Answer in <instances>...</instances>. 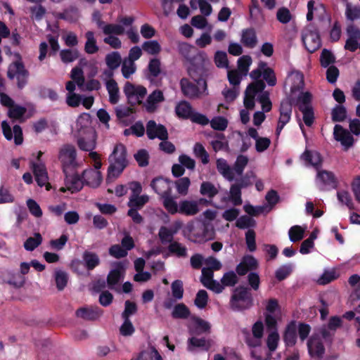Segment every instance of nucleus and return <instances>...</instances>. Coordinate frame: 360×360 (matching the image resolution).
<instances>
[{
  "label": "nucleus",
  "instance_id": "f257e3e1",
  "mask_svg": "<svg viewBox=\"0 0 360 360\" xmlns=\"http://www.w3.org/2000/svg\"><path fill=\"white\" fill-rule=\"evenodd\" d=\"M108 162L110 165L108 168L107 181L110 179L118 178L128 167L129 160L126 146L121 143H117L108 157Z\"/></svg>",
  "mask_w": 360,
  "mask_h": 360
},
{
  "label": "nucleus",
  "instance_id": "f03ea898",
  "mask_svg": "<svg viewBox=\"0 0 360 360\" xmlns=\"http://www.w3.org/2000/svg\"><path fill=\"white\" fill-rule=\"evenodd\" d=\"M190 65L187 68V72L191 79L207 82L211 74L210 63L205 52H198L192 56Z\"/></svg>",
  "mask_w": 360,
  "mask_h": 360
},
{
  "label": "nucleus",
  "instance_id": "7ed1b4c3",
  "mask_svg": "<svg viewBox=\"0 0 360 360\" xmlns=\"http://www.w3.org/2000/svg\"><path fill=\"white\" fill-rule=\"evenodd\" d=\"M179 86L184 96L190 100L209 95L207 82L183 77L179 81Z\"/></svg>",
  "mask_w": 360,
  "mask_h": 360
},
{
  "label": "nucleus",
  "instance_id": "20e7f679",
  "mask_svg": "<svg viewBox=\"0 0 360 360\" xmlns=\"http://www.w3.org/2000/svg\"><path fill=\"white\" fill-rule=\"evenodd\" d=\"M230 307L235 311L250 309L254 305V299L250 288L244 285L236 287L231 296Z\"/></svg>",
  "mask_w": 360,
  "mask_h": 360
},
{
  "label": "nucleus",
  "instance_id": "39448f33",
  "mask_svg": "<svg viewBox=\"0 0 360 360\" xmlns=\"http://www.w3.org/2000/svg\"><path fill=\"white\" fill-rule=\"evenodd\" d=\"M77 151L75 146L65 144L60 150L58 160L60 162L64 173L75 171L78 164L76 160Z\"/></svg>",
  "mask_w": 360,
  "mask_h": 360
},
{
  "label": "nucleus",
  "instance_id": "423d86ee",
  "mask_svg": "<svg viewBox=\"0 0 360 360\" xmlns=\"http://www.w3.org/2000/svg\"><path fill=\"white\" fill-rule=\"evenodd\" d=\"M29 71L25 68L23 63L12 62L7 71V77L9 79L16 78L17 86L19 89H22L28 82Z\"/></svg>",
  "mask_w": 360,
  "mask_h": 360
},
{
  "label": "nucleus",
  "instance_id": "0eeeda50",
  "mask_svg": "<svg viewBox=\"0 0 360 360\" xmlns=\"http://www.w3.org/2000/svg\"><path fill=\"white\" fill-rule=\"evenodd\" d=\"M302 40L305 49L311 53H314L321 46V37L316 29H307L302 34Z\"/></svg>",
  "mask_w": 360,
  "mask_h": 360
},
{
  "label": "nucleus",
  "instance_id": "6e6552de",
  "mask_svg": "<svg viewBox=\"0 0 360 360\" xmlns=\"http://www.w3.org/2000/svg\"><path fill=\"white\" fill-rule=\"evenodd\" d=\"M30 163L38 186L40 187L45 186L46 190H50L51 184L48 183V173L44 163H36L32 160Z\"/></svg>",
  "mask_w": 360,
  "mask_h": 360
},
{
  "label": "nucleus",
  "instance_id": "1a4fd4ad",
  "mask_svg": "<svg viewBox=\"0 0 360 360\" xmlns=\"http://www.w3.org/2000/svg\"><path fill=\"white\" fill-rule=\"evenodd\" d=\"M2 132L4 137L11 141L14 139L15 144L18 146L21 145L23 142L22 130L20 125L15 124L13 126V129L7 121L4 120L1 122Z\"/></svg>",
  "mask_w": 360,
  "mask_h": 360
},
{
  "label": "nucleus",
  "instance_id": "9d476101",
  "mask_svg": "<svg viewBox=\"0 0 360 360\" xmlns=\"http://www.w3.org/2000/svg\"><path fill=\"white\" fill-rule=\"evenodd\" d=\"M146 134L149 139H159L161 141L168 139V131L162 124H157L154 120H149L146 124Z\"/></svg>",
  "mask_w": 360,
  "mask_h": 360
},
{
  "label": "nucleus",
  "instance_id": "9b49d317",
  "mask_svg": "<svg viewBox=\"0 0 360 360\" xmlns=\"http://www.w3.org/2000/svg\"><path fill=\"white\" fill-rule=\"evenodd\" d=\"M172 181L167 179L158 176L151 181L150 187L161 198L168 194H172Z\"/></svg>",
  "mask_w": 360,
  "mask_h": 360
},
{
  "label": "nucleus",
  "instance_id": "f8f14e48",
  "mask_svg": "<svg viewBox=\"0 0 360 360\" xmlns=\"http://www.w3.org/2000/svg\"><path fill=\"white\" fill-rule=\"evenodd\" d=\"M333 136L334 139L337 141L340 142V143L345 147V150H347L354 144V140L351 133L340 124L335 125Z\"/></svg>",
  "mask_w": 360,
  "mask_h": 360
},
{
  "label": "nucleus",
  "instance_id": "ddd939ff",
  "mask_svg": "<svg viewBox=\"0 0 360 360\" xmlns=\"http://www.w3.org/2000/svg\"><path fill=\"white\" fill-rule=\"evenodd\" d=\"M307 349L311 357L322 358L325 347L319 335H311L307 341Z\"/></svg>",
  "mask_w": 360,
  "mask_h": 360
},
{
  "label": "nucleus",
  "instance_id": "4468645a",
  "mask_svg": "<svg viewBox=\"0 0 360 360\" xmlns=\"http://www.w3.org/2000/svg\"><path fill=\"white\" fill-rule=\"evenodd\" d=\"M0 278L4 283H8L15 288L22 287L25 283V278L19 273L10 270H4L0 273Z\"/></svg>",
  "mask_w": 360,
  "mask_h": 360
},
{
  "label": "nucleus",
  "instance_id": "2eb2a0df",
  "mask_svg": "<svg viewBox=\"0 0 360 360\" xmlns=\"http://www.w3.org/2000/svg\"><path fill=\"white\" fill-rule=\"evenodd\" d=\"M65 175V186L72 193L79 191L84 186V182L82 176L74 172L64 173Z\"/></svg>",
  "mask_w": 360,
  "mask_h": 360
},
{
  "label": "nucleus",
  "instance_id": "dca6fc26",
  "mask_svg": "<svg viewBox=\"0 0 360 360\" xmlns=\"http://www.w3.org/2000/svg\"><path fill=\"white\" fill-rule=\"evenodd\" d=\"M258 267L257 259L252 255L243 257L241 262L236 266V271L239 276H245L249 271L255 270Z\"/></svg>",
  "mask_w": 360,
  "mask_h": 360
},
{
  "label": "nucleus",
  "instance_id": "f3484780",
  "mask_svg": "<svg viewBox=\"0 0 360 360\" xmlns=\"http://www.w3.org/2000/svg\"><path fill=\"white\" fill-rule=\"evenodd\" d=\"M103 311L97 306L81 307L76 311V316L86 321H95L102 314Z\"/></svg>",
  "mask_w": 360,
  "mask_h": 360
},
{
  "label": "nucleus",
  "instance_id": "a211bd4d",
  "mask_svg": "<svg viewBox=\"0 0 360 360\" xmlns=\"http://www.w3.org/2000/svg\"><path fill=\"white\" fill-rule=\"evenodd\" d=\"M82 176L84 184L92 188L98 187L102 181L101 172L94 169L84 170Z\"/></svg>",
  "mask_w": 360,
  "mask_h": 360
},
{
  "label": "nucleus",
  "instance_id": "6ab92c4d",
  "mask_svg": "<svg viewBox=\"0 0 360 360\" xmlns=\"http://www.w3.org/2000/svg\"><path fill=\"white\" fill-rule=\"evenodd\" d=\"M283 341L287 347H293L297 342V323L295 321H291L285 328L283 333Z\"/></svg>",
  "mask_w": 360,
  "mask_h": 360
},
{
  "label": "nucleus",
  "instance_id": "aec40b11",
  "mask_svg": "<svg viewBox=\"0 0 360 360\" xmlns=\"http://www.w3.org/2000/svg\"><path fill=\"white\" fill-rule=\"evenodd\" d=\"M198 203L194 200H183L179 203L178 213L185 216H194L199 212Z\"/></svg>",
  "mask_w": 360,
  "mask_h": 360
},
{
  "label": "nucleus",
  "instance_id": "412c9836",
  "mask_svg": "<svg viewBox=\"0 0 360 360\" xmlns=\"http://www.w3.org/2000/svg\"><path fill=\"white\" fill-rule=\"evenodd\" d=\"M82 258L85 268L89 271L94 270L101 264L99 256L94 252L85 250L83 252Z\"/></svg>",
  "mask_w": 360,
  "mask_h": 360
},
{
  "label": "nucleus",
  "instance_id": "4be33fe9",
  "mask_svg": "<svg viewBox=\"0 0 360 360\" xmlns=\"http://www.w3.org/2000/svg\"><path fill=\"white\" fill-rule=\"evenodd\" d=\"M300 158L305 162L306 165H311L316 168L320 167L322 162L319 153L309 150H305V151L301 155Z\"/></svg>",
  "mask_w": 360,
  "mask_h": 360
},
{
  "label": "nucleus",
  "instance_id": "5701e85b",
  "mask_svg": "<svg viewBox=\"0 0 360 360\" xmlns=\"http://www.w3.org/2000/svg\"><path fill=\"white\" fill-rule=\"evenodd\" d=\"M241 42L247 48H255L257 44V34L254 28H247L242 31Z\"/></svg>",
  "mask_w": 360,
  "mask_h": 360
},
{
  "label": "nucleus",
  "instance_id": "b1692460",
  "mask_svg": "<svg viewBox=\"0 0 360 360\" xmlns=\"http://www.w3.org/2000/svg\"><path fill=\"white\" fill-rule=\"evenodd\" d=\"M175 112L179 118L190 119L193 112L191 103L183 100L176 105Z\"/></svg>",
  "mask_w": 360,
  "mask_h": 360
},
{
  "label": "nucleus",
  "instance_id": "393cba45",
  "mask_svg": "<svg viewBox=\"0 0 360 360\" xmlns=\"http://www.w3.org/2000/svg\"><path fill=\"white\" fill-rule=\"evenodd\" d=\"M317 176L325 186L331 188L338 187V180L332 172L323 170L318 172Z\"/></svg>",
  "mask_w": 360,
  "mask_h": 360
},
{
  "label": "nucleus",
  "instance_id": "a878e982",
  "mask_svg": "<svg viewBox=\"0 0 360 360\" xmlns=\"http://www.w3.org/2000/svg\"><path fill=\"white\" fill-rule=\"evenodd\" d=\"M217 169L218 172L229 181L234 179L233 169L228 165L226 160L218 159L217 160Z\"/></svg>",
  "mask_w": 360,
  "mask_h": 360
},
{
  "label": "nucleus",
  "instance_id": "bb28decb",
  "mask_svg": "<svg viewBox=\"0 0 360 360\" xmlns=\"http://www.w3.org/2000/svg\"><path fill=\"white\" fill-rule=\"evenodd\" d=\"M135 360H163L157 349L154 346L139 353Z\"/></svg>",
  "mask_w": 360,
  "mask_h": 360
},
{
  "label": "nucleus",
  "instance_id": "cd10ccee",
  "mask_svg": "<svg viewBox=\"0 0 360 360\" xmlns=\"http://www.w3.org/2000/svg\"><path fill=\"white\" fill-rule=\"evenodd\" d=\"M54 279L56 288L58 290L62 291L67 286L69 280L68 274L63 270L56 269L54 271Z\"/></svg>",
  "mask_w": 360,
  "mask_h": 360
},
{
  "label": "nucleus",
  "instance_id": "c85d7f7f",
  "mask_svg": "<svg viewBox=\"0 0 360 360\" xmlns=\"http://www.w3.org/2000/svg\"><path fill=\"white\" fill-rule=\"evenodd\" d=\"M190 315V309L184 303L176 304L172 311V316L175 319H186Z\"/></svg>",
  "mask_w": 360,
  "mask_h": 360
},
{
  "label": "nucleus",
  "instance_id": "c756f323",
  "mask_svg": "<svg viewBox=\"0 0 360 360\" xmlns=\"http://www.w3.org/2000/svg\"><path fill=\"white\" fill-rule=\"evenodd\" d=\"M148 201L149 197L147 195L130 196L127 206L129 208L140 210Z\"/></svg>",
  "mask_w": 360,
  "mask_h": 360
},
{
  "label": "nucleus",
  "instance_id": "7c9ffc66",
  "mask_svg": "<svg viewBox=\"0 0 360 360\" xmlns=\"http://www.w3.org/2000/svg\"><path fill=\"white\" fill-rule=\"evenodd\" d=\"M106 89L109 94V101L112 104H116L119 101V88L115 80L107 81Z\"/></svg>",
  "mask_w": 360,
  "mask_h": 360
},
{
  "label": "nucleus",
  "instance_id": "2f4dec72",
  "mask_svg": "<svg viewBox=\"0 0 360 360\" xmlns=\"http://www.w3.org/2000/svg\"><path fill=\"white\" fill-rule=\"evenodd\" d=\"M161 62L159 58H153L149 60L148 65V73L147 77L153 79L159 76L161 72Z\"/></svg>",
  "mask_w": 360,
  "mask_h": 360
},
{
  "label": "nucleus",
  "instance_id": "473e14b6",
  "mask_svg": "<svg viewBox=\"0 0 360 360\" xmlns=\"http://www.w3.org/2000/svg\"><path fill=\"white\" fill-rule=\"evenodd\" d=\"M86 41L84 46V51L89 54L96 53L99 48L96 44V40L94 37V33L92 31H88L85 34Z\"/></svg>",
  "mask_w": 360,
  "mask_h": 360
},
{
  "label": "nucleus",
  "instance_id": "72a5a7b5",
  "mask_svg": "<svg viewBox=\"0 0 360 360\" xmlns=\"http://www.w3.org/2000/svg\"><path fill=\"white\" fill-rule=\"evenodd\" d=\"M165 210L170 214H175L179 212V204L174 200L172 194H168L160 198Z\"/></svg>",
  "mask_w": 360,
  "mask_h": 360
},
{
  "label": "nucleus",
  "instance_id": "f704fd0d",
  "mask_svg": "<svg viewBox=\"0 0 360 360\" xmlns=\"http://www.w3.org/2000/svg\"><path fill=\"white\" fill-rule=\"evenodd\" d=\"M266 84L263 80L255 81L250 83L246 88L245 95L255 97L259 92L264 91Z\"/></svg>",
  "mask_w": 360,
  "mask_h": 360
},
{
  "label": "nucleus",
  "instance_id": "c9c22d12",
  "mask_svg": "<svg viewBox=\"0 0 360 360\" xmlns=\"http://www.w3.org/2000/svg\"><path fill=\"white\" fill-rule=\"evenodd\" d=\"M168 251L171 255H174L178 257H187L186 247L177 241H173L169 243Z\"/></svg>",
  "mask_w": 360,
  "mask_h": 360
},
{
  "label": "nucleus",
  "instance_id": "e433bc0d",
  "mask_svg": "<svg viewBox=\"0 0 360 360\" xmlns=\"http://www.w3.org/2000/svg\"><path fill=\"white\" fill-rule=\"evenodd\" d=\"M347 109L342 105H336L331 111V118L335 122H343L347 118Z\"/></svg>",
  "mask_w": 360,
  "mask_h": 360
},
{
  "label": "nucleus",
  "instance_id": "4c0bfd02",
  "mask_svg": "<svg viewBox=\"0 0 360 360\" xmlns=\"http://www.w3.org/2000/svg\"><path fill=\"white\" fill-rule=\"evenodd\" d=\"M191 347L202 348L205 351H208L211 347V342L210 340H206L205 338H198L192 337L188 339L189 349H191Z\"/></svg>",
  "mask_w": 360,
  "mask_h": 360
},
{
  "label": "nucleus",
  "instance_id": "58836bf2",
  "mask_svg": "<svg viewBox=\"0 0 360 360\" xmlns=\"http://www.w3.org/2000/svg\"><path fill=\"white\" fill-rule=\"evenodd\" d=\"M142 50L150 55H157L161 51V46L156 40L146 41L141 46Z\"/></svg>",
  "mask_w": 360,
  "mask_h": 360
},
{
  "label": "nucleus",
  "instance_id": "ea45409f",
  "mask_svg": "<svg viewBox=\"0 0 360 360\" xmlns=\"http://www.w3.org/2000/svg\"><path fill=\"white\" fill-rule=\"evenodd\" d=\"M121 61V56L117 51L108 53L105 56L106 65L111 70L117 69L120 65Z\"/></svg>",
  "mask_w": 360,
  "mask_h": 360
},
{
  "label": "nucleus",
  "instance_id": "a19ab883",
  "mask_svg": "<svg viewBox=\"0 0 360 360\" xmlns=\"http://www.w3.org/2000/svg\"><path fill=\"white\" fill-rule=\"evenodd\" d=\"M200 193L212 199L219 193V191L211 182L203 181L200 185Z\"/></svg>",
  "mask_w": 360,
  "mask_h": 360
},
{
  "label": "nucleus",
  "instance_id": "79ce46f5",
  "mask_svg": "<svg viewBox=\"0 0 360 360\" xmlns=\"http://www.w3.org/2000/svg\"><path fill=\"white\" fill-rule=\"evenodd\" d=\"M42 242V237L39 233H35L34 237H29L24 243V248L27 251H33Z\"/></svg>",
  "mask_w": 360,
  "mask_h": 360
},
{
  "label": "nucleus",
  "instance_id": "37998d69",
  "mask_svg": "<svg viewBox=\"0 0 360 360\" xmlns=\"http://www.w3.org/2000/svg\"><path fill=\"white\" fill-rule=\"evenodd\" d=\"M241 188L238 185L234 184L230 188V199L235 206L240 205L243 202L241 198Z\"/></svg>",
  "mask_w": 360,
  "mask_h": 360
},
{
  "label": "nucleus",
  "instance_id": "c03bdc74",
  "mask_svg": "<svg viewBox=\"0 0 360 360\" xmlns=\"http://www.w3.org/2000/svg\"><path fill=\"white\" fill-rule=\"evenodd\" d=\"M221 282L222 283L224 288L233 287L238 283V278L234 271H229L224 274L221 278Z\"/></svg>",
  "mask_w": 360,
  "mask_h": 360
},
{
  "label": "nucleus",
  "instance_id": "a18cd8bd",
  "mask_svg": "<svg viewBox=\"0 0 360 360\" xmlns=\"http://www.w3.org/2000/svg\"><path fill=\"white\" fill-rule=\"evenodd\" d=\"M289 238L290 241L296 243L303 239L304 236V229L300 226H292L288 231Z\"/></svg>",
  "mask_w": 360,
  "mask_h": 360
},
{
  "label": "nucleus",
  "instance_id": "49530a36",
  "mask_svg": "<svg viewBox=\"0 0 360 360\" xmlns=\"http://www.w3.org/2000/svg\"><path fill=\"white\" fill-rule=\"evenodd\" d=\"M174 184L179 194L186 195L188 193V188L191 185V181L188 177H181L176 180Z\"/></svg>",
  "mask_w": 360,
  "mask_h": 360
},
{
  "label": "nucleus",
  "instance_id": "de8ad7c7",
  "mask_svg": "<svg viewBox=\"0 0 360 360\" xmlns=\"http://www.w3.org/2000/svg\"><path fill=\"white\" fill-rule=\"evenodd\" d=\"M248 158L243 155H239L233 165V171L239 176L243 174V172L248 163Z\"/></svg>",
  "mask_w": 360,
  "mask_h": 360
},
{
  "label": "nucleus",
  "instance_id": "09e8293b",
  "mask_svg": "<svg viewBox=\"0 0 360 360\" xmlns=\"http://www.w3.org/2000/svg\"><path fill=\"white\" fill-rule=\"evenodd\" d=\"M27 110L25 107L14 104L8 109V116L13 120H20L25 114Z\"/></svg>",
  "mask_w": 360,
  "mask_h": 360
},
{
  "label": "nucleus",
  "instance_id": "8fccbe9b",
  "mask_svg": "<svg viewBox=\"0 0 360 360\" xmlns=\"http://www.w3.org/2000/svg\"><path fill=\"white\" fill-rule=\"evenodd\" d=\"M335 62V58L333 53L326 49H324L320 56V63L321 65L323 68H327L330 66L331 64L334 63Z\"/></svg>",
  "mask_w": 360,
  "mask_h": 360
},
{
  "label": "nucleus",
  "instance_id": "3c124183",
  "mask_svg": "<svg viewBox=\"0 0 360 360\" xmlns=\"http://www.w3.org/2000/svg\"><path fill=\"white\" fill-rule=\"evenodd\" d=\"M236 226L240 229L255 227L256 226V221L250 216L243 215L238 219Z\"/></svg>",
  "mask_w": 360,
  "mask_h": 360
},
{
  "label": "nucleus",
  "instance_id": "603ef678",
  "mask_svg": "<svg viewBox=\"0 0 360 360\" xmlns=\"http://www.w3.org/2000/svg\"><path fill=\"white\" fill-rule=\"evenodd\" d=\"M255 177L256 176L253 171H248L240 179L236 180V184L243 188H248L252 184V180H254Z\"/></svg>",
  "mask_w": 360,
  "mask_h": 360
},
{
  "label": "nucleus",
  "instance_id": "864d4df0",
  "mask_svg": "<svg viewBox=\"0 0 360 360\" xmlns=\"http://www.w3.org/2000/svg\"><path fill=\"white\" fill-rule=\"evenodd\" d=\"M312 95L309 91L300 92L297 98L296 104L299 108L312 107L311 105Z\"/></svg>",
  "mask_w": 360,
  "mask_h": 360
},
{
  "label": "nucleus",
  "instance_id": "5fc2aeb1",
  "mask_svg": "<svg viewBox=\"0 0 360 360\" xmlns=\"http://www.w3.org/2000/svg\"><path fill=\"white\" fill-rule=\"evenodd\" d=\"M103 32L109 36H112L111 34L122 35L124 32V28L120 25L107 24L103 27Z\"/></svg>",
  "mask_w": 360,
  "mask_h": 360
},
{
  "label": "nucleus",
  "instance_id": "6e6d98bb",
  "mask_svg": "<svg viewBox=\"0 0 360 360\" xmlns=\"http://www.w3.org/2000/svg\"><path fill=\"white\" fill-rule=\"evenodd\" d=\"M60 56L64 63H68L78 58L79 52L77 50L63 49L60 51Z\"/></svg>",
  "mask_w": 360,
  "mask_h": 360
},
{
  "label": "nucleus",
  "instance_id": "4d7b16f0",
  "mask_svg": "<svg viewBox=\"0 0 360 360\" xmlns=\"http://www.w3.org/2000/svg\"><path fill=\"white\" fill-rule=\"evenodd\" d=\"M171 290L172 296L176 300H181L184 296V284L181 280H175L172 283Z\"/></svg>",
  "mask_w": 360,
  "mask_h": 360
},
{
  "label": "nucleus",
  "instance_id": "13d9d810",
  "mask_svg": "<svg viewBox=\"0 0 360 360\" xmlns=\"http://www.w3.org/2000/svg\"><path fill=\"white\" fill-rule=\"evenodd\" d=\"M210 123L211 127L217 131H224L228 126L227 119L221 116L214 117Z\"/></svg>",
  "mask_w": 360,
  "mask_h": 360
},
{
  "label": "nucleus",
  "instance_id": "bf43d9fd",
  "mask_svg": "<svg viewBox=\"0 0 360 360\" xmlns=\"http://www.w3.org/2000/svg\"><path fill=\"white\" fill-rule=\"evenodd\" d=\"M96 140L95 139H86L84 137H80L77 140L78 147L84 151H91L96 148Z\"/></svg>",
  "mask_w": 360,
  "mask_h": 360
},
{
  "label": "nucleus",
  "instance_id": "052dcab7",
  "mask_svg": "<svg viewBox=\"0 0 360 360\" xmlns=\"http://www.w3.org/2000/svg\"><path fill=\"white\" fill-rule=\"evenodd\" d=\"M257 101L261 103L264 112H269L272 108V103L269 98V91H263L257 98Z\"/></svg>",
  "mask_w": 360,
  "mask_h": 360
},
{
  "label": "nucleus",
  "instance_id": "680f3d73",
  "mask_svg": "<svg viewBox=\"0 0 360 360\" xmlns=\"http://www.w3.org/2000/svg\"><path fill=\"white\" fill-rule=\"evenodd\" d=\"M299 110L303 114V121L307 127H311L314 122V112L313 107L299 108Z\"/></svg>",
  "mask_w": 360,
  "mask_h": 360
},
{
  "label": "nucleus",
  "instance_id": "e2e57ef3",
  "mask_svg": "<svg viewBox=\"0 0 360 360\" xmlns=\"http://www.w3.org/2000/svg\"><path fill=\"white\" fill-rule=\"evenodd\" d=\"M138 308L135 302L130 300H127L124 302V309L122 313V319H129L131 315L137 312Z\"/></svg>",
  "mask_w": 360,
  "mask_h": 360
},
{
  "label": "nucleus",
  "instance_id": "0e129e2a",
  "mask_svg": "<svg viewBox=\"0 0 360 360\" xmlns=\"http://www.w3.org/2000/svg\"><path fill=\"white\" fill-rule=\"evenodd\" d=\"M280 336L278 331L271 332L266 339V345L270 352H274L278 347Z\"/></svg>",
  "mask_w": 360,
  "mask_h": 360
},
{
  "label": "nucleus",
  "instance_id": "69168bd1",
  "mask_svg": "<svg viewBox=\"0 0 360 360\" xmlns=\"http://www.w3.org/2000/svg\"><path fill=\"white\" fill-rule=\"evenodd\" d=\"M208 302V294L205 290H200L195 296L194 303L199 309H204Z\"/></svg>",
  "mask_w": 360,
  "mask_h": 360
},
{
  "label": "nucleus",
  "instance_id": "338daca9",
  "mask_svg": "<svg viewBox=\"0 0 360 360\" xmlns=\"http://www.w3.org/2000/svg\"><path fill=\"white\" fill-rule=\"evenodd\" d=\"M134 156L139 167H144L148 165L149 155L146 150H139Z\"/></svg>",
  "mask_w": 360,
  "mask_h": 360
},
{
  "label": "nucleus",
  "instance_id": "774afa93",
  "mask_svg": "<svg viewBox=\"0 0 360 360\" xmlns=\"http://www.w3.org/2000/svg\"><path fill=\"white\" fill-rule=\"evenodd\" d=\"M262 77L269 86H274L276 84L277 79L276 74L271 68L267 67L266 65L264 69Z\"/></svg>",
  "mask_w": 360,
  "mask_h": 360
}]
</instances>
